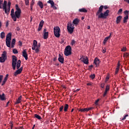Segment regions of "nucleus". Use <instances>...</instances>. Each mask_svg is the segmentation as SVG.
I'll list each match as a JSON object with an SVG mask.
<instances>
[{"mask_svg": "<svg viewBox=\"0 0 129 129\" xmlns=\"http://www.w3.org/2000/svg\"><path fill=\"white\" fill-rule=\"evenodd\" d=\"M9 77V74H7L6 75L5 78H4V80H5L6 81H7L8 80V78Z\"/></svg>", "mask_w": 129, "mask_h": 129, "instance_id": "obj_46", "label": "nucleus"}, {"mask_svg": "<svg viewBox=\"0 0 129 129\" xmlns=\"http://www.w3.org/2000/svg\"><path fill=\"white\" fill-rule=\"evenodd\" d=\"M0 99L2 101L6 100L7 98H6L5 93H3L2 95H0Z\"/></svg>", "mask_w": 129, "mask_h": 129, "instance_id": "obj_18", "label": "nucleus"}, {"mask_svg": "<svg viewBox=\"0 0 129 129\" xmlns=\"http://www.w3.org/2000/svg\"><path fill=\"white\" fill-rule=\"evenodd\" d=\"M10 11H11V7H8L7 13H8V14L10 13Z\"/></svg>", "mask_w": 129, "mask_h": 129, "instance_id": "obj_53", "label": "nucleus"}, {"mask_svg": "<svg viewBox=\"0 0 129 129\" xmlns=\"http://www.w3.org/2000/svg\"><path fill=\"white\" fill-rule=\"evenodd\" d=\"M12 61H18V59H17V56L13 55L12 56Z\"/></svg>", "mask_w": 129, "mask_h": 129, "instance_id": "obj_31", "label": "nucleus"}, {"mask_svg": "<svg viewBox=\"0 0 129 129\" xmlns=\"http://www.w3.org/2000/svg\"><path fill=\"white\" fill-rule=\"evenodd\" d=\"M12 44H16V39L14 38L12 39Z\"/></svg>", "mask_w": 129, "mask_h": 129, "instance_id": "obj_43", "label": "nucleus"}, {"mask_svg": "<svg viewBox=\"0 0 129 129\" xmlns=\"http://www.w3.org/2000/svg\"><path fill=\"white\" fill-rule=\"evenodd\" d=\"M121 19H122V16H119L116 18V24H119L120 21H121Z\"/></svg>", "mask_w": 129, "mask_h": 129, "instance_id": "obj_16", "label": "nucleus"}, {"mask_svg": "<svg viewBox=\"0 0 129 129\" xmlns=\"http://www.w3.org/2000/svg\"><path fill=\"white\" fill-rule=\"evenodd\" d=\"M103 11V5H101L96 13V16H98V19H106L109 15V10H107L106 11L102 13Z\"/></svg>", "mask_w": 129, "mask_h": 129, "instance_id": "obj_2", "label": "nucleus"}, {"mask_svg": "<svg viewBox=\"0 0 129 129\" xmlns=\"http://www.w3.org/2000/svg\"><path fill=\"white\" fill-rule=\"evenodd\" d=\"M39 26L40 27H43V26H44V21L41 20L39 23Z\"/></svg>", "mask_w": 129, "mask_h": 129, "instance_id": "obj_32", "label": "nucleus"}, {"mask_svg": "<svg viewBox=\"0 0 129 129\" xmlns=\"http://www.w3.org/2000/svg\"><path fill=\"white\" fill-rule=\"evenodd\" d=\"M121 13H122V9H120L118 10L117 14H118V15H120V14H121Z\"/></svg>", "mask_w": 129, "mask_h": 129, "instance_id": "obj_38", "label": "nucleus"}, {"mask_svg": "<svg viewBox=\"0 0 129 129\" xmlns=\"http://www.w3.org/2000/svg\"><path fill=\"white\" fill-rule=\"evenodd\" d=\"M75 44V40L74 39H73L72 40V42H71V45H72V46H73V45H74Z\"/></svg>", "mask_w": 129, "mask_h": 129, "instance_id": "obj_40", "label": "nucleus"}, {"mask_svg": "<svg viewBox=\"0 0 129 129\" xmlns=\"http://www.w3.org/2000/svg\"><path fill=\"white\" fill-rule=\"evenodd\" d=\"M3 78H4V76L0 75V83L2 82V81L3 80Z\"/></svg>", "mask_w": 129, "mask_h": 129, "instance_id": "obj_49", "label": "nucleus"}, {"mask_svg": "<svg viewBox=\"0 0 129 129\" xmlns=\"http://www.w3.org/2000/svg\"><path fill=\"white\" fill-rule=\"evenodd\" d=\"M42 28H43V27L40 26L39 25L38 28V29H37L38 32H40V31H41V30H42Z\"/></svg>", "mask_w": 129, "mask_h": 129, "instance_id": "obj_45", "label": "nucleus"}, {"mask_svg": "<svg viewBox=\"0 0 129 129\" xmlns=\"http://www.w3.org/2000/svg\"><path fill=\"white\" fill-rule=\"evenodd\" d=\"M119 66H120V64H119V62H118L117 66L116 68V70H118L119 71Z\"/></svg>", "mask_w": 129, "mask_h": 129, "instance_id": "obj_44", "label": "nucleus"}, {"mask_svg": "<svg viewBox=\"0 0 129 129\" xmlns=\"http://www.w3.org/2000/svg\"><path fill=\"white\" fill-rule=\"evenodd\" d=\"M21 100H22V96H20L18 99L17 100L16 102V104H19V103H21Z\"/></svg>", "mask_w": 129, "mask_h": 129, "instance_id": "obj_25", "label": "nucleus"}, {"mask_svg": "<svg viewBox=\"0 0 129 129\" xmlns=\"http://www.w3.org/2000/svg\"><path fill=\"white\" fill-rule=\"evenodd\" d=\"M16 11L15 12V10L12 9L11 10V16L12 19L14 22H17V19H20L21 18V14H22V10L19 7V5H16L15 6Z\"/></svg>", "mask_w": 129, "mask_h": 129, "instance_id": "obj_1", "label": "nucleus"}, {"mask_svg": "<svg viewBox=\"0 0 129 129\" xmlns=\"http://www.w3.org/2000/svg\"><path fill=\"white\" fill-rule=\"evenodd\" d=\"M3 9L5 10V14H7V15H9V12H8L7 6H3Z\"/></svg>", "mask_w": 129, "mask_h": 129, "instance_id": "obj_28", "label": "nucleus"}, {"mask_svg": "<svg viewBox=\"0 0 129 129\" xmlns=\"http://www.w3.org/2000/svg\"><path fill=\"white\" fill-rule=\"evenodd\" d=\"M15 129H24V127L23 126H20L19 127L16 128Z\"/></svg>", "mask_w": 129, "mask_h": 129, "instance_id": "obj_57", "label": "nucleus"}, {"mask_svg": "<svg viewBox=\"0 0 129 129\" xmlns=\"http://www.w3.org/2000/svg\"><path fill=\"white\" fill-rule=\"evenodd\" d=\"M94 63H95V65H96V67L99 66V63H100V60L98 58L96 57L95 59L94 60Z\"/></svg>", "mask_w": 129, "mask_h": 129, "instance_id": "obj_11", "label": "nucleus"}, {"mask_svg": "<svg viewBox=\"0 0 129 129\" xmlns=\"http://www.w3.org/2000/svg\"><path fill=\"white\" fill-rule=\"evenodd\" d=\"M19 46H22L23 45V43H22V42L21 41H19Z\"/></svg>", "mask_w": 129, "mask_h": 129, "instance_id": "obj_55", "label": "nucleus"}, {"mask_svg": "<svg viewBox=\"0 0 129 129\" xmlns=\"http://www.w3.org/2000/svg\"><path fill=\"white\" fill-rule=\"evenodd\" d=\"M7 4H8V2L5 1L3 5V7H7Z\"/></svg>", "mask_w": 129, "mask_h": 129, "instance_id": "obj_42", "label": "nucleus"}, {"mask_svg": "<svg viewBox=\"0 0 129 129\" xmlns=\"http://www.w3.org/2000/svg\"><path fill=\"white\" fill-rule=\"evenodd\" d=\"M125 15H126V16H128V11L126 10L124 11Z\"/></svg>", "mask_w": 129, "mask_h": 129, "instance_id": "obj_52", "label": "nucleus"}, {"mask_svg": "<svg viewBox=\"0 0 129 129\" xmlns=\"http://www.w3.org/2000/svg\"><path fill=\"white\" fill-rule=\"evenodd\" d=\"M53 33L54 36L56 38H60V27L59 26H56L53 28Z\"/></svg>", "mask_w": 129, "mask_h": 129, "instance_id": "obj_4", "label": "nucleus"}, {"mask_svg": "<svg viewBox=\"0 0 129 129\" xmlns=\"http://www.w3.org/2000/svg\"><path fill=\"white\" fill-rule=\"evenodd\" d=\"M81 59H82V61L84 63V64H88V57H87V56H84L81 58Z\"/></svg>", "mask_w": 129, "mask_h": 129, "instance_id": "obj_8", "label": "nucleus"}, {"mask_svg": "<svg viewBox=\"0 0 129 129\" xmlns=\"http://www.w3.org/2000/svg\"><path fill=\"white\" fill-rule=\"evenodd\" d=\"M80 20L78 18H76L73 21V26H77V25L79 24V22Z\"/></svg>", "mask_w": 129, "mask_h": 129, "instance_id": "obj_10", "label": "nucleus"}, {"mask_svg": "<svg viewBox=\"0 0 129 129\" xmlns=\"http://www.w3.org/2000/svg\"><path fill=\"white\" fill-rule=\"evenodd\" d=\"M110 37H111V33H110V35L109 36H107L106 37H105L103 40V44L104 45H105V44H106V42L107 41H108V40H109V39H110Z\"/></svg>", "mask_w": 129, "mask_h": 129, "instance_id": "obj_14", "label": "nucleus"}, {"mask_svg": "<svg viewBox=\"0 0 129 129\" xmlns=\"http://www.w3.org/2000/svg\"><path fill=\"white\" fill-rule=\"evenodd\" d=\"M124 2L125 3H127V4H129V0H124Z\"/></svg>", "mask_w": 129, "mask_h": 129, "instance_id": "obj_63", "label": "nucleus"}, {"mask_svg": "<svg viewBox=\"0 0 129 129\" xmlns=\"http://www.w3.org/2000/svg\"><path fill=\"white\" fill-rule=\"evenodd\" d=\"M79 12L80 13H87V10L85 8H82L79 10Z\"/></svg>", "mask_w": 129, "mask_h": 129, "instance_id": "obj_24", "label": "nucleus"}, {"mask_svg": "<svg viewBox=\"0 0 129 129\" xmlns=\"http://www.w3.org/2000/svg\"><path fill=\"white\" fill-rule=\"evenodd\" d=\"M7 59H5L3 57H0V62L1 63H5V62H6V60Z\"/></svg>", "mask_w": 129, "mask_h": 129, "instance_id": "obj_29", "label": "nucleus"}, {"mask_svg": "<svg viewBox=\"0 0 129 129\" xmlns=\"http://www.w3.org/2000/svg\"><path fill=\"white\" fill-rule=\"evenodd\" d=\"M103 9H104V10H107L108 9V7H107V6H103Z\"/></svg>", "mask_w": 129, "mask_h": 129, "instance_id": "obj_54", "label": "nucleus"}, {"mask_svg": "<svg viewBox=\"0 0 129 129\" xmlns=\"http://www.w3.org/2000/svg\"><path fill=\"white\" fill-rule=\"evenodd\" d=\"M34 117H35V118H37V119H39V120L42 119V117H40V115H39L37 114H34Z\"/></svg>", "mask_w": 129, "mask_h": 129, "instance_id": "obj_27", "label": "nucleus"}, {"mask_svg": "<svg viewBox=\"0 0 129 129\" xmlns=\"http://www.w3.org/2000/svg\"><path fill=\"white\" fill-rule=\"evenodd\" d=\"M18 63V61H12V68L13 70H16V67H17V63Z\"/></svg>", "mask_w": 129, "mask_h": 129, "instance_id": "obj_17", "label": "nucleus"}, {"mask_svg": "<svg viewBox=\"0 0 129 129\" xmlns=\"http://www.w3.org/2000/svg\"><path fill=\"white\" fill-rule=\"evenodd\" d=\"M6 45H7V47L10 48L11 47V40H6Z\"/></svg>", "mask_w": 129, "mask_h": 129, "instance_id": "obj_26", "label": "nucleus"}, {"mask_svg": "<svg viewBox=\"0 0 129 129\" xmlns=\"http://www.w3.org/2000/svg\"><path fill=\"white\" fill-rule=\"evenodd\" d=\"M34 4H35V2H34V1H33V0H32V3L31 4L30 6H34Z\"/></svg>", "mask_w": 129, "mask_h": 129, "instance_id": "obj_56", "label": "nucleus"}, {"mask_svg": "<svg viewBox=\"0 0 129 129\" xmlns=\"http://www.w3.org/2000/svg\"><path fill=\"white\" fill-rule=\"evenodd\" d=\"M21 60L19 59L17 61V69H18V70H17L15 73H14V76H17V75H19V74H21L22 73V71H23V67H21ZM20 67H21L20 68Z\"/></svg>", "mask_w": 129, "mask_h": 129, "instance_id": "obj_3", "label": "nucleus"}, {"mask_svg": "<svg viewBox=\"0 0 129 129\" xmlns=\"http://www.w3.org/2000/svg\"><path fill=\"white\" fill-rule=\"evenodd\" d=\"M47 4H50L51 5V8H52L53 10H57V7L55 6V3H54V1H53V0H49L47 2Z\"/></svg>", "mask_w": 129, "mask_h": 129, "instance_id": "obj_7", "label": "nucleus"}, {"mask_svg": "<svg viewBox=\"0 0 129 129\" xmlns=\"http://www.w3.org/2000/svg\"><path fill=\"white\" fill-rule=\"evenodd\" d=\"M37 5L39 6V7H40V9H43V8H44V5L41 1H39L37 3Z\"/></svg>", "mask_w": 129, "mask_h": 129, "instance_id": "obj_22", "label": "nucleus"}, {"mask_svg": "<svg viewBox=\"0 0 129 129\" xmlns=\"http://www.w3.org/2000/svg\"><path fill=\"white\" fill-rule=\"evenodd\" d=\"M79 111H81V112H85V111L87 112V108H82L80 109V110H79Z\"/></svg>", "mask_w": 129, "mask_h": 129, "instance_id": "obj_30", "label": "nucleus"}, {"mask_svg": "<svg viewBox=\"0 0 129 129\" xmlns=\"http://www.w3.org/2000/svg\"><path fill=\"white\" fill-rule=\"evenodd\" d=\"M127 116H128V114H126L124 115L123 118L121 119V120H124V119H125L126 117H127Z\"/></svg>", "mask_w": 129, "mask_h": 129, "instance_id": "obj_36", "label": "nucleus"}, {"mask_svg": "<svg viewBox=\"0 0 129 129\" xmlns=\"http://www.w3.org/2000/svg\"><path fill=\"white\" fill-rule=\"evenodd\" d=\"M37 47H38V42L37 41V40H34L33 46L32 47V50H35L36 48H37Z\"/></svg>", "mask_w": 129, "mask_h": 129, "instance_id": "obj_13", "label": "nucleus"}, {"mask_svg": "<svg viewBox=\"0 0 129 129\" xmlns=\"http://www.w3.org/2000/svg\"><path fill=\"white\" fill-rule=\"evenodd\" d=\"M25 5L26 6H29V0H25Z\"/></svg>", "mask_w": 129, "mask_h": 129, "instance_id": "obj_48", "label": "nucleus"}, {"mask_svg": "<svg viewBox=\"0 0 129 129\" xmlns=\"http://www.w3.org/2000/svg\"><path fill=\"white\" fill-rule=\"evenodd\" d=\"M34 50L35 51V53H38L39 52H40V49H39V47H37L36 48H35Z\"/></svg>", "mask_w": 129, "mask_h": 129, "instance_id": "obj_37", "label": "nucleus"}, {"mask_svg": "<svg viewBox=\"0 0 129 129\" xmlns=\"http://www.w3.org/2000/svg\"><path fill=\"white\" fill-rule=\"evenodd\" d=\"M13 52L14 53V54H18V53H19V52L18 51V50L15 48L13 49Z\"/></svg>", "mask_w": 129, "mask_h": 129, "instance_id": "obj_34", "label": "nucleus"}, {"mask_svg": "<svg viewBox=\"0 0 129 129\" xmlns=\"http://www.w3.org/2000/svg\"><path fill=\"white\" fill-rule=\"evenodd\" d=\"M80 90V89H77L76 90L74 91V92H78Z\"/></svg>", "mask_w": 129, "mask_h": 129, "instance_id": "obj_60", "label": "nucleus"}, {"mask_svg": "<svg viewBox=\"0 0 129 129\" xmlns=\"http://www.w3.org/2000/svg\"><path fill=\"white\" fill-rule=\"evenodd\" d=\"M68 108H69V105L68 104H64V106L63 107V110L64 112H67V111H68Z\"/></svg>", "mask_w": 129, "mask_h": 129, "instance_id": "obj_19", "label": "nucleus"}, {"mask_svg": "<svg viewBox=\"0 0 129 129\" xmlns=\"http://www.w3.org/2000/svg\"><path fill=\"white\" fill-rule=\"evenodd\" d=\"M6 82H7V81L4 80V81H3V83H2V86H4V84H6Z\"/></svg>", "mask_w": 129, "mask_h": 129, "instance_id": "obj_51", "label": "nucleus"}, {"mask_svg": "<svg viewBox=\"0 0 129 129\" xmlns=\"http://www.w3.org/2000/svg\"><path fill=\"white\" fill-rule=\"evenodd\" d=\"M58 60L60 63H61V64L64 63V57L61 55V54H59L58 55Z\"/></svg>", "mask_w": 129, "mask_h": 129, "instance_id": "obj_12", "label": "nucleus"}, {"mask_svg": "<svg viewBox=\"0 0 129 129\" xmlns=\"http://www.w3.org/2000/svg\"><path fill=\"white\" fill-rule=\"evenodd\" d=\"M71 51H72V48H71V46L70 45L67 46L64 49V55L66 56H70V55H71V54H72Z\"/></svg>", "mask_w": 129, "mask_h": 129, "instance_id": "obj_6", "label": "nucleus"}, {"mask_svg": "<svg viewBox=\"0 0 129 129\" xmlns=\"http://www.w3.org/2000/svg\"><path fill=\"white\" fill-rule=\"evenodd\" d=\"M64 109V106H61L60 108H59V111L60 112H62V111H63V109Z\"/></svg>", "mask_w": 129, "mask_h": 129, "instance_id": "obj_39", "label": "nucleus"}, {"mask_svg": "<svg viewBox=\"0 0 129 129\" xmlns=\"http://www.w3.org/2000/svg\"><path fill=\"white\" fill-rule=\"evenodd\" d=\"M10 125V127H13V123L11 122Z\"/></svg>", "mask_w": 129, "mask_h": 129, "instance_id": "obj_64", "label": "nucleus"}, {"mask_svg": "<svg viewBox=\"0 0 129 129\" xmlns=\"http://www.w3.org/2000/svg\"><path fill=\"white\" fill-rule=\"evenodd\" d=\"M109 90V85H107L105 89L106 91H108Z\"/></svg>", "mask_w": 129, "mask_h": 129, "instance_id": "obj_41", "label": "nucleus"}, {"mask_svg": "<svg viewBox=\"0 0 129 129\" xmlns=\"http://www.w3.org/2000/svg\"><path fill=\"white\" fill-rule=\"evenodd\" d=\"M127 20H128V15H126L123 18V23L125 24V23L127 22Z\"/></svg>", "mask_w": 129, "mask_h": 129, "instance_id": "obj_23", "label": "nucleus"}, {"mask_svg": "<svg viewBox=\"0 0 129 129\" xmlns=\"http://www.w3.org/2000/svg\"><path fill=\"white\" fill-rule=\"evenodd\" d=\"M16 30H17V31H20V27H17V28H16Z\"/></svg>", "mask_w": 129, "mask_h": 129, "instance_id": "obj_62", "label": "nucleus"}, {"mask_svg": "<svg viewBox=\"0 0 129 129\" xmlns=\"http://www.w3.org/2000/svg\"><path fill=\"white\" fill-rule=\"evenodd\" d=\"M6 41L12 40V33H9L6 36Z\"/></svg>", "mask_w": 129, "mask_h": 129, "instance_id": "obj_15", "label": "nucleus"}, {"mask_svg": "<svg viewBox=\"0 0 129 129\" xmlns=\"http://www.w3.org/2000/svg\"><path fill=\"white\" fill-rule=\"evenodd\" d=\"M48 36H49V32H48L43 33V38L44 39H48Z\"/></svg>", "mask_w": 129, "mask_h": 129, "instance_id": "obj_21", "label": "nucleus"}, {"mask_svg": "<svg viewBox=\"0 0 129 129\" xmlns=\"http://www.w3.org/2000/svg\"><path fill=\"white\" fill-rule=\"evenodd\" d=\"M1 37L2 39H4V38H5V32H2L1 33Z\"/></svg>", "mask_w": 129, "mask_h": 129, "instance_id": "obj_33", "label": "nucleus"}, {"mask_svg": "<svg viewBox=\"0 0 129 129\" xmlns=\"http://www.w3.org/2000/svg\"><path fill=\"white\" fill-rule=\"evenodd\" d=\"M90 78H91V79H94V78H95V74H92L90 76Z\"/></svg>", "mask_w": 129, "mask_h": 129, "instance_id": "obj_35", "label": "nucleus"}, {"mask_svg": "<svg viewBox=\"0 0 129 129\" xmlns=\"http://www.w3.org/2000/svg\"><path fill=\"white\" fill-rule=\"evenodd\" d=\"M67 27L68 32L70 34H72L73 32H74L75 28H74V26L73 25V24H72V23H68V25Z\"/></svg>", "mask_w": 129, "mask_h": 129, "instance_id": "obj_5", "label": "nucleus"}, {"mask_svg": "<svg viewBox=\"0 0 129 129\" xmlns=\"http://www.w3.org/2000/svg\"><path fill=\"white\" fill-rule=\"evenodd\" d=\"M1 57L4 58V59H6L7 60V51H4L3 52V54H2Z\"/></svg>", "mask_w": 129, "mask_h": 129, "instance_id": "obj_20", "label": "nucleus"}, {"mask_svg": "<svg viewBox=\"0 0 129 129\" xmlns=\"http://www.w3.org/2000/svg\"><path fill=\"white\" fill-rule=\"evenodd\" d=\"M11 1H9L8 3V7H11Z\"/></svg>", "mask_w": 129, "mask_h": 129, "instance_id": "obj_50", "label": "nucleus"}, {"mask_svg": "<svg viewBox=\"0 0 129 129\" xmlns=\"http://www.w3.org/2000/svg\"><path fill=\"white\" fill-rule=\"evenodd\" d=\"M121 51H123V52H125V51H126V47H123L121 49Z\"/></svg>", "mask_w": 129, "mask_h": 129, "instance_id": "obj_47", "label": "nucleus"}, {"mask_svg": "<svg viewBox=\"0 0 129 129\" xmlns=\"http://www.w3.org/2000/svg\"><path fill=\"white\" fill-rule=\"evenodd\" d=\"M91 109H93V107H90L87 108L88 111H89V110H91Z\"/></svg>", "mask_w": 129, "mask_h": 129, "instance_id": "obj_58", "label": "nucleus"}, {"mask_svg": "<svg viewBox=\"0 0 129 129\" xmlns=\"http://www.w3.org/2000/svg\"><path fill=\"white\" fill-rule=\"evenodd\" d=\"M22 56L25 58V60H28V53H27V49H24L22 52Z\"/></svg>", "mask_w": 129, "mask_h": 129, "instance_id": "obj_9", "label": "nucleus"}, {"mask_svg": "<svg viewBox=\"0 0 129 129\" xmlns=\"http://www.w3.org/2000/svg\"><path fill=\"white\" fill-rule=\"evenodd\" d=\"M100 86L101 88H104V84H101Z\"/></svg>", "mask_w": 129, "mask_h": 129, "instance_id": "obj_59", "label": "nucleus"}, {"mask_svg": "<svg viewBox=\"0 0 129 129\" xmlns=\"http://www.w3.org/2000/svg\"><path fill=\"white\" fill-rule=\"evenodd\" d=\"M119 71H118V70H116V71H115V75H116V74H117V73H118V72H119Z\"/></svg>", "mask_w": 129, "mask_h": 129, "instance_id": "obj_61", "label": "nucleus"}]
</instances>
